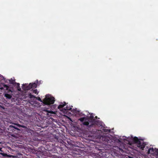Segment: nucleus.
Segmentation results:
<instances>
[{"label": "nucleus", "instance_id": "obj_10", "mask_svg": "<svg viewBox=\"0 0 158 158\" xmlns=\"http://www.w3.org/2000/svg\"><path fill=\"white\" fill-rule=\"evenodd\" d=\"M102 131L104 132L105 134H107L110 132V129H103L102 130Z\"/></svg>", "mask_w": 158, "mask_h": 158}, {"label": "nucleus", "instance_id": "obj_4", "mask_svg": "<svg viewBox=\"0 0 158 158\" xmlns=\"http://www.w3.org/2000/svg\"><path fill=\"white\" fill-rule=\"evenodd\" d=\"M55 101V98L50 95L47 94L43 100V103L45 105L50 106L53 104Z\"/></svg>", "mask_w": 158, "mask_h": 158}, {"label": "nucleus", "instance_id": "obj_24", "mask_svg": "<svg viewBox=\"0 0 158 158\" xmlns=\"http://www.w3.org/2000/svg\"><path fill=\"white\" fill-rule=\"evenodd\" d=\"M15 85H17V86L16 87H18V86H20V84L19 83H17V82H15Z\"/></svg>", "mask_w": 158, "mask_h": 158}, {"label": "nucleus", "instance_id": "obj_1", "mask_svg": "<svg viewBox=\"0 0 158 158\" xmlns=\"http://www.w3.org/2000/svg\"><path fill=\"white\" fill-rule=\"evenodd\" d=\"M102 140L103 144L110 146V148L112 149V155L113 156H118L125 152L124 150L125 149V147L123 144H122V146L121 145L119 147L115 146L116 142L119 143L120 142L119 139L115 141L114 139H110L108 136H103L102 137Z\"/></svg>", "mask_w": 158, "mask_h": 158}, {"label": "nucleus", "instance_id": "obj_12", "mask_svg": "<svg viewBox=\"0 0 158 158\" xmlns=\"http://www.w3.org/2000/svg\"><path fill=\"white\" fill-rule=\"evenodd\" d=\"M5 96L8 99H10L12 97V96L10 94H6L5 95Z\"/></svg>", "mask_w": 158, "mask_h": 158}, {"label": "nucleus", "instance_id": "obj_5", "mask_svg": "<svg viewBox=\"0 0 158 158\" xmlns=\"http://www.w3.org/2000/svg\"><path fill=\"white\" fill-rule=\"evenodd\" d=\"M22 88L24 91L29 90L31 89V84L30 83L29 85L26 83L23 84L22 85Z\"/></svg>", "mask_w": 158, "mask_h": 158}, {"label": "nucleus", "instance_id": "obj_19", "mask_svg": "<svg viewBox=\"0 0 158 158\" xmlns=\"http://www.w3.org/2000/svg\"><path fill=\"white\" fill-rule=\"evenodd\" d=\"M57 106V105H56V104H55V105H52V106H51V108L52 109H56V107Z\"/></svg>", "mask_w": 158, "mask_h": 158}, {"label": "nucleus", "instance_id": "obj_14", "mask_svg": "<svg viewBox=\"0 0 158 158\" xmlns=\"http://www.w3.org/2000/svg\"><path fill=\"white\" fill-rule=\"evenodd\" d=\"M9 127L10 128H12L13 130L15 129V130H20L17 127H15V126H13V125H10V126Z\"/></svg>", "mask_w": 158, "mask_h": 158}, {"label": "nucleus", "instance_id": "obj_6", "mask_svg": "<svg viewBox=\"0 0 158 158\" xmlns=\"http://www.w3.org/2000/svg\"><path fill=\"white\" fill-rule=\"evenodd\" d=\"M28 96L30 98H37L38 101H39L41 102H43V101H42L41 99L40 98V97L37 98L35 96L32 95L31 93H29L28 94Z\"/></svg>", "mask_w": 158, "mask_h": 158}, {"label": "nucleus", "instance_id": "obj_25", "mask_svg": "<svg viewBox=\"0 0 158 158\" xmlns=\"http://www.w3.org/2000/svg\"><path fill=\"white\" fill-rule=\"evenodd\" d=\"M155 152H156V155H158V149H155Z\"/></svg>", "mask_w": 158, "mask_h": 158}, {"label": "nucleus", "instance_id": "obj_22", "mask_svg": "<svg viewBox=\"0 0 158 158\" xmlns=\"http://www.w3.org/2000/svg\"><path fill=\"white\" fill-rule=\"evenodd\" d=\"M3 87L6 90H8L9 88V87L6 85H3Z\"/></svg>", "mask_w": 158, "mask_h": 158}, {"label": "nucleus", "instance_id": "obj_8", "mask_svg": "<svg viewBox=\"0 0 158 158\" xmlns=\"http://www.w3.org/2000/svg\"><path fill=\"white\" fill-rule=\"evenodd\" d=\"M66 105V103L65 102H64L63 103L61 102L59 106H58L57 107V109H58L60 110L61 109H62L63 107H64Z\"/></svg>", "mask_w": 158, "mask_h": 158}, {"label": "nucleus", "instance_id": "obj_2", "mask_svg": "<svg viewBox=\"0 0 158 158\" xmlns=\"http://www.w3.org/2000/svg\"><path fill=\"white\" fill-rule=\"evenodd\" d=\"M127 140L129 142H131V144H136L137 146L142 150H143L145 146L146 145L145 142H144L142 139H139L136 137L128 138Z\"/></svg>", "mask_w": 158, "mask_h": 158}, {"label": "nucleus", "instance_id": "obj_20", "mask_svg": "<svg viewBox=\"0 0 158 158\" xmlns=\"http://www.w3.org/2000/svg\"><path fill=\"white\" fill-rule=\"evenodd\" d=\"M47 112L48 113L52 114H55V113L52 111H50V110H47Z\"/></svg>", "mask_w": 158, "mask_h": 158}, {"label": "nucleus", "instance_id": "obj_28", "mask_svg": "<svg viewBox=\"0 0 158 158\" xmlns=\"http://www.w3.org/2000/svg\"><path fill=\"white\" fill-rule=\"evenodd\" d=\"M0 150H1V148H0Z\"/></svg>", "mask_w": 158, "mask_h": 158}, {"label": "nucleus", "instance_id": "obj_7", "mask_svg": "<svg viewBox=\"0 0 158 158\" xmlns=\"http://www.w3.org/2000/svg\"><path fill=\"white\" fill-rule=\"evenodd\" d=\"M38 80L33 83H30L31 88H36L37 87V84L38 83Z\"/></svg>", "mask_w": 158, "mask_h": 158}, {"label": "nucleus", "instance_id": "obj_21", "mask_svg": "<svg viewBox=\"0 0 158 158\" xmlns=\"http://www.w3.org/2000/svg\"><path fill=\"white\" fill-rule=\"evenodd\" d=\"M32 90L33 93L37 94H38V93L37 92V89H35L34 90L32 89Z\"/></svg>", "mask_w": 158, "mask_h": 158}, {"label": "nucleus", "instance_id": "obj_18", "mask_svg": "<svg viewBox=\"0 0 158 158\" xmlns=\"http://www.w3.org/2000/svg\"><path fill=\"white\" fill-rule=\"evenodd\" d=\"M5 79L4 77L2 75L0 74V81L3 80L4 81H5Z\"/></svg>", "mask_w": 158, "mask_h": 158}, {"label": "nucleus", "instance_id": "obj_23", "mask_svg": "<svg viewBox=\"0 0 158 158\" xmlns=\"http://www.w3.org/2000/svg\"><path fill=\"white\" fill-rule=\"evenodd\" d=\"M16 88H17V89L19 91H21V88L20 87V86H18V87H16Z\"/></svg>", "mask_w": 158, "mask_h": 158}, {"label": "nucleus", "instance_id": "obj_3", "mask_svg": "<svg viewBox=\"0 0 158 158\" xmlns=\"http://www.w3.org/2000/svg\"><path fill=\"white\" fill-rule=\"evenodd\" d=\"M90 124L88 121L84 122L83 124L86 126L87 128L89 130V131H91L92 130V128L95 127L96 126H102V122L100 120H94L90 122ZM93 129H92V130Z\"/></svg>", "mask_w": 158, "mask_h": 158}, {"label": "nucleus", "instance_id": "obj_16", "mask_svg": "<svg viewBox=\"0 0 158 158\" xmlns=\"http://www.w3.org/2000/svg\"><path fill=\"white\" fill-rule=\"evenodd\" d=\"M87 118L85 117H82L81 118L79 119V120H80L81 122L84 123L83 121L84 120H86Z\"/></svg>", "mask_w": 158, "mask_h": 158}, {"label": "nucleus", "instance_id": "obj_26", "mask_svg": "<svg viewBox=\"0 0 158 158\" xmlns=\"http://www.w3.org/2000/svg\"><path fill=\"white\" fill-rule=\"evenodd\" d=\"M17 126L19 127H24V126H22L21 125H20V124H17Z\"/></svg>", "mask_w": 158, "mask_h": 158}, {"label": "nucleus", "instance_id": "obj_27", "mask_svg": "<svg viewBox=\"0 0 158 158\" xmlns=\"http://www.w3.org/2000/svg\"><path fill=\"white\" fill-rule=\"evenodd\" d=\"M95 118H97V116H95Z\"/></svg>", "mask_w": 158, "mask_h": 158}, {"label": "nucleus", "instance_id": "obj_13", "mask_svg": "<svg viewBox=\"0 0 158 158\" xmlns=\"http://www.w3.org/2000/svg\"><path fill=\"white\" fill-rule=\"evenodd\" d=\"M94 116L92 114H91L90 115V116H89V118H90V120L88 121L89 123H90V122L92 121L93 120H95L94 119ZM90 124V123H89V124Z\"/></svg>", "mask_w": 158, "mask_h": 158}, {"label": "nucleus", "instance_id": "obj_11", "mask_svg": "<svg viewBox=\"0 0 158 158\" xmlns=\"http://www.w3.org/2000/svg\"><path fill=\"white\" fill-rule=\"evenodd\" d=\"M1 154L3 156H5V157H14V156H13V155H9L6 153H1Z\"/></svg>", "mask_w": 158, "mask_h": 158}, {"label": "nucleus", "instance_id": "obj_9", "mask_svg": "<svg viewBox=\"0 0 158 158\" xmlns=\"http://www.w3.org/2000/svg\"><path fill=\"white\" fill-rule=\"evenodd\" d=\"M155 152V149H154L153 148H149L148 150V154H153V152Z\"/></svg>", "mask_w": 158, "mask_h": 158}, {"label": "nucleus", "instance_id": "obj_29", "mask_svg": "<svg viewBox=\"0 0 158 158\" xmlns=\"http://www.w3.org/2000/svg\"><path fill=\"white\" fill-rule=\"evenodd\" d=\"M1 143L0 142V144Z\"/></svg>", "mask_w": 158, "mask_h": 158}, {"label": "nucleus", "instance_id": "obj_15", "mask_svg": "<svg viewBox=\"0 0 158 158\" xmlns=\"http://www.w3.org/2000/svg\"><path fill=\"white\" fill-rule=\"evenodd\" d=\"M9 81L10 84H12L13 85H15V82H16L15 80H13L12 79L9 80Z\"/></svg>", "mask_w": 158, "mask_h": 158}, {"label": "nucleus", "instance_id": "obj_17", "mask_svg": "<svg viewBox=\"0 0 158 158\" xmlns=\"http://www.w3.org/2000/svg\"><path fill=\"white\" fill-rule=\"evenodd\" d=\"M72 109V108L71 107L68 106H67L64 108V109L65 110H71Z\"/></svg>", "mask_w": 158, "mask_h": 158}]
</instances>
